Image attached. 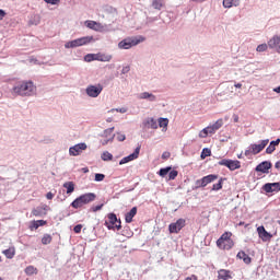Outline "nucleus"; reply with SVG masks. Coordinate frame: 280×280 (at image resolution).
<instances>
[{
	"label": "nucleus",
	"instance_id": "f257e3e1",
	"mask_svg": "<svg viewBox=\"0 0 280 280\" xmlns=\"http://www.w3.org/2000/svg\"><path fill=\"white\" fill-rule=\"evenodd\" d=\"M11 92L13 95H20L21 97H32V95H36V85L32 81H20Z\"/></svg>",
	"mask_w": 280,
	"mask_h": 280
},
{
	"label": "nucleus",
	"instance_id": "f03ea898",
	"mask_svg": "<svg viewBox=\"0 0 280 280\" xmlns=\"http://www.w3.org/2000/svg\"><path fill=\"white\" fill-rule=\"evenodd\" d=\"M232 237V232H224L217 241L218 248H220V250H231V248L235 246V242Z\"/></svg>",
	"mask_w": 280,
	"mask_h": 280
},
{
	"label": "nucleus",
	"instance_id": "7ed1b4c3",
	"mask_svg": "<svg viewBox=\"0 0 280 280\" xmlns=\"http://www.w3.org/2000/svg\"><path fill=\"white\" fill-rule=\"evenodd\" d=\"M96 198H97V195H95V192H88V194L81 195L80 197H78L75 200L71 202V207L73 209H82L84 205H89L93 202Z\"/></svg>",
	"mask_w": 280,
	"mask_h": 280
},
{
	"label": "nucleus",
	"instance_id": "20e7f679",
	"mask_svg": "<svg viewBox=\"0 0 280 280\" xmlns=\"http://www.w3.org/2000/svg\"><path fill=\"white\" fill-rule=\"evenodd\" d=\"M143 40H145V38L142 36L127 37L118 43V48L119 49H131V47H137V45H139V43H143Z\"/></svg>",
	"mask_w": 280,
	"mask_h": 280
},
{
	"label": "nucleus",
	"instance_id": "39448f33",
	"mask_svg": "<svg viewBox=\"0 0 280 280\" xmlns=\"http://www.w3.org/2000/svg\"><path fill=\"white\" fill-rule=\"evenodd\" d=\"M92 40H93V36L80 37L66 43L65 47L66 49H73L75 47H82L83 45H89V43H92Z\"/></svg>",
	"mask_w": 280,
	"mask_h": 280
},
{
	"label": "nucleus",
	"instance_id": "423d86ee",
	"mask_svg": "<svg viewBox=\"0 0 280 280\" xmlns=\"http://www.w3.org/2000/svg\"><path fill=\"white\" fill-rule=\"evenodd\" d=\"M268 143H270L269 139L261 140L259 144H250L249 149L245 151V156H250V154H259V152L264 151Z\"/></svg>",
	"mask_w": 280,
	"mask_h": 280
},
{
	"label": "nucleus",
	"instance_id": "0eeeda50",
	"mask_svg": "<svg viewBox=\"0 0 280 280\" xmlns=\"http://www.w3.org/2000/svg\"><path fill=\"white\" fill-rule=\"evenodd\" d=\"M219 165H222L223 167H229L231 172H235V170H240V167H242V162H240L238 160L223 159L219 161Z\"/></svg>",
	"mask_w": 280,
	"mask_h": 280
},
{
	"label": "nucleus",
	"instance_id": "6e6552de",
	"mask_svg": "<svg viewBox=\"0 0 280 280\" xmlns=\"http://www.w3.org/2000/svg\"><path fill=\"white\" fill-rule=\"evenodd\" d=\"M187 221L185 219H178L175 223L168 225L170 233H180L185 229Z\"/></svg>",
	"mask_w": 280,
	"mask_h": 280
},
{
	"label": "nucleus",
	"instance_id": "1a4fd4ad",
	"mask_svg": "<svg viewBox=\"0 0 280 280\" xmlns=\"http://www.w3.org/2000/svg\"><path fill=\"white\" fill-rule=\"evenodd\" d=\"M85 91L89 97H98L102 91H104V86H102V84L89 85Z\"/></svg>",
	"mask_w": 280,
	"mask_h": 280
},
{
	"label": "nucleus",
	"instance_id": "9d476101",
	"mask_svg": "<svg viewBox=\"0 0 280 280\" xmlns=\"http://www.w3.org/2000/svg\"><path fill=\"white\" fill-rule=\"evenodd\" d=\"M86 148H88L86 143H84V142L78 143L73 147H70L69 154H70V156H80V154L82 152H84V150H86Z\"/></svg>",
	"mask_w": 280,
	"mask_h": 280
},
{
	"label": "nucleus",
	"instance_id": "9b49d317",
	"mask_svg": "<svg viewBox=\"0 0 280 280\" xmlns=\"http://www.w3.org/2000/svg\"><path fill=\"white\" fill-rule=\"evenodd\" d=\"M140 152H141V145L137 147L133 153L129 154L128 156L122 158L119 161V165H126V163H130V161H136V159H139Z\"/></svg>",
	"mask_w": 280,
	"mask_h": 280
},
{
	"label": "nucleus",
	"instance_id": "f8f14e48",
	"mask_svg": "<svg viewBox=\"0 0 280 280\" xmlns=\"http://www.w3.org/2000/svg\"><path fill=\"white\" fill-rule=\"evenodd\" d=\"M268 47H269V49H273L276 54H280V36L273 35L268 40Z\"/></svg>",
	"mask_w": 280,
	"mask_h": 280
},
{
	"label": "nucleus",
	"instance_id": "ddd939ff",
	"mask_svg": "<svg viewBox=\"0 0 280 280\" xmlns=\"http://www.w3.org/2000/svg\"><path fill=\"white\" fill-rule=\"evenodd\" d=\"M257 233L258 237H260L262 242H270V240H272V234L266 231V228H264V225L257 228Z\"/></svg>",
	"mask_w": 280,
	"mask_h": 280
},
{
	"label": "nucleus",
	"instance_id": "4468645a",
	"mask_svg": "<svg viewBox=\"0 0 280 280\" xmlns=\"http://www.w3.org/2000/svg\"><path fill=\"white\" fill-rule=\"evenodd\" d=\"M266 194H272L275 191H280V183H267L262 186Z\"/></svg>",
	"mask_w": 280,
	"mask_h": 280
},
{
	"label": "nucleus",
	"instance_id": "2eb2a0df",
	"mask_svg": "<svg viewBox=\"0 0 280 280\" xmlns=\"http://www.w3.org/2000/svg\"><path fill=\"white\" fill-rule=\"evenodd\" d=\"M85 26L89 27V30H94V32H104V25L95 21H85Z\"/></svg>",
	"mask_w": 280,
	"mask_h": 280
},
{
	"label": "nucleus",
	"instance_id": "dca6fc26",
	"mask_svg": "<svg viewBox=\"0 0 280 280\" xmlns=\"http://www.w3.org/2000/svg\"><path fill=\"white\" fill-rule=\"evenodd\" d=\"M107 218H108V221L105 222V226H107L109 231H113V229H115V224H117L119 219H117V214L115 213H109Z\"/></svg>",
	"mask_w": 280,
	"mask_h": 280
},
{
	"label": "nucleus",
	"instance_id": "f3484780",
	"mask_svg": "<svg viewBox=\"0 0 280 280\" xmlns=\"http://www.w3.org/2000/svg\"><path fill=\"white\" fill-rule=\"evenodd\" d=\"M272 167V163L265 161L256 166V172H261V174H268L269 170Z\"/></svg>",
	"mask_w": 280,
	"mask_h": 280
},
{
	"label": "nucleus",
	"instance_id": "a211bd4d",
	"mask_svg": "<svg viewBox=\"0 0 280 280\" xmlns=\"http://www.w3.org/2000/svg\"><path fill=\"white\" fill-rule=\"evenodd\" d=\"M237 259H242L244 261V264H250V261H253V259L250 258V256H248V254H246V252L241 250L237 253L236 255Z\"/></svg>",
	"mask_w": 280,
	"mask_h": 280
},
{
	"label": "nucleus",
	"instance_id": "6ab92c4d",
	"mask_svg": "<svg viewBox=\"0 0 280 280\" xmlns=\"http://www.w3.org/2000/svg\"><path fill=\"white\" fill-rule=\"evenodd\" d=\"M2 254L7 257V259H14V255H16V248L14 246L9 247L8 249L2 250Z\"/></svg>",
	"mask_w": 280,
	"mask_h": 280
},
{
	"label": "nucleus",
	"instance_id": "aec40b11",
	"mask_svg": "<svg viewBox=\"0 0 280 280\" xmlns=\"http://www.w3.org/2000/svg\"><path fill=\"white\" fill-rule=\"evenodd\" d=\"M137 215V207H133L129 212L125 214V221L127 224H130L132 222V218Z\"/></svg>",
	"mask_w": 280,
	"mask_h": 280
},
{
	"label": "nucleus",
	"instance_id": "412c9836",
	"mask_svg": "<svg viewBox=\"0 0 280 280\" xmlns=\"http://www.w3.org/2000/svg\"><path fill=\"white\" fill-rule=\"evenodd\" d=\"M201 179L202 185L207 187V185L213 183L214 180H218V175L210 174L208 176L202 177Z\"/></svg>",
	"mask_w": 280,
	"mask_h": 280
},
{
	"label": "nucleus",
	"instance_id": "4be33fe9",
	"mask_svg": "<svg viewBox=\"0 0 280 280\" xmlns=\"http://www.w3.org/2000/svg\"><path fill=\"white\" fill-rule=\"evenodd\" d=\"M95 59L98 60V62H110V60H113V56L106 54H96Z\"/></svg>",
	"mask_w": 280,
	"mask_h": 280
},
{
	"label": "nucleus",
	"instance_id": "5701e85b",
	"mask_svg": "<svg viewBox=\"0 0 280 280\" xmlns=\"http://www.w3.org/2000/svg\"><path fill=\"white\" fill-rule=\"evenodd\" d=\"M218 279L219 280H229V279H231V271L225 270V269L219 270L218 271Z\"/></svg>",
	"mask_w": 280,
	"mask_h": 280
},
{
	"label": "nucleus",
	"instance_id": "b1692460",
	"mask_svg": "<svg viewBox=\"0 0 280 280\" xmlns=\"http://www.w3.org/2000/svg\"><path fill=\"white\" fill-rule=\"evenodd\" d=\"M45 224H47V221L45 220H37V221H33L30 225L31 231H34V229H38L39 226H45Z\"/></svg>",
	"mask_w": 280,
	"mask_h": 280
},
{
	"label": "nucleus",
	"instance_id": "393cba45",
	"mask_svg": "<svg viewBox=\"0 0 280 280\" xmlns=\"http://www.w3.org/2000/svg\"><path fill=\"white\" fill-rule=\"evenodd\" d=\"M237 8L240 5V0H223V8Z\"/></svg>",
	"mask_w": 280,
	"mask_h": 280
},
{
	"label": "nucleus",
	"instance_id": "a878e982",
	"mask_svg": "<svg viewBox=\"0 0 280 280\" xmlns=\"http://www.w3.org/2000/svg\"><path fill=\"white\" fill-rule=\"evenodd\" d=\"M140 100H149L150 102H156V96L154 94H150L149 92H143L140 94Z\"/></svg>",
	"mask_w": 280,
	"mask_h": 280
},
{
	"label": "nucleus",
	"instance_id": "bb28decb",
	"mask_svg": "<svg viewBox=\"0 0 280 280\" xmlns=\"http://www.w3.org/2000/svg\"><path fill=\"white\" fill-rule=\"evenodd\" d=\"M63 187L67 189V194H73L75 191V184H73V182L65 183Z\"/></svg>",
	"mask_w": 280,
	"mask_h": 280
},
{
	"label": "nucleus",
	"instance_id": "cd10ccee",
	"mask_svg": "<svg viewBox=\"0 0 280 280\" xmlns=\"http://www.w3.org/2000/svg\"><path fill=\"white\" fill-rule=\"evenodd\" d=\"M115 130V127L108 128L104 131L105 139H108V141H113L115 139V135H113V131Z\"/></svg>",
	"mask_w": 280,
	"mask_h": 280
},
{
	"label": "nucleus",
	"instance_id": "c85d7f7f",
	"mask_svg": "<svg viewBox=\"0 0 280 280\" xmlns=\"http://www.w3.org/2000/svg\"><path fill=\"white\" fill-rule=\"evenodd\" d=\"M25 275L32 277V275H38V269L34 266H28L24 269Z\"/></svg>",
	"mask_w": 280,
	"mask_h": 280
},
{
	"label": "nucleus",
	"instance_id": "c756f323",
	"mask_svg": "<svg viewBox=\"0 0 280 280\" xmlns=\"http://www.w3.org/2000/svg\"><path fill=\"white\" fill-rule=\"evenodd\" d=\"M32 214L35 215V218H40V215H47V212H44L43 208L37 207L32 210Z\"/></svg>",
	"mask_w": 280,
	"mask_h": 280
},
{
	"label": "nucleus",
	"instance_id": "7c9ffc66",
	"mask_svg": "<svg viewBox=\"0 0 280 280\" xmlns=\"http://www.w3.org/2000/svg\"><path fill=\"white\" fill-rule=\"evenodd\" d=\"M147 125L149 126V128H152V130H156V128H159V122H156L154 118H149L147 120Z\"/></svg>",
	"mask_w": 280,
	"mask_h": 280
},
{
	"label": "nucleus",
	"instance_id": "2f4dec72",
	"mask_svg": "<svg viewBox=\"0 0 280 280\" xmlns=\"http://www.w3.org/2000/svg\"><path fill=\"white\" fill-rule=\"evenodd\" d=\"M168 125H170V119H167V118H160L159 119L160 128H163L164 130H167Z\"/></svg>",
	"mask_w": 280,
	"mask_h": 280
},
{
	"label": "nucleus",
	"instance_id": "473e14b6",
	"mask_svg": "<svg viewBox=\"0 0 280 280\" xmlns=\"http://www.w3.org/2000/svg\"><path fill=\"white\" fill-rule=\"evenodd\" d=\"M51 235L50 234H45L43 237H42V244L44 246H47V244H51Z\"/></svg>",
	"mask_w": 280,
	"mask_h": 280
},
{
	"label": "nucleus",
	"instance_id": "72a5a7b5",
	"mask_svg": "<svg viewBox=\"0 0 280 280\" xmlns=\"http://www.w3.org/2000/svg\"><path fill=\"white\" fill-rule=\"evenodd\" d=\"M152 8H154V10H161L163 8V1L162 0H153Z\"/></svg>",
	"mask_w": 280,
	"mask_h": 280
},
{
	"label": "nucleus",
	"instance_id": "f704fd0d",
	"mask_svg": "<svg viewBox=\"0 0 280 280\" xmlns=\"http://www.w3.org/2000/svg\"><path fill=\"white\" fill-rule=\"evenodd\" d=\"M101 159H102V161H113V155L110 154V152L105 151L101 155Z\"/></svg>",
	"mask_w": 280,
	"mask_h": 280
},
{
	"label": "nucleus",
	"instance_id": "c9c22d12",
	"mask_svg": "<svg viewBox=\"0 0 280 280\" xmlns=\"http://www.w3.org/2000/svg\"><path fill=\"white\" fill-rule=\"evenodd\" d=\"M172 171V167H165V168H161L160 171H159V174H160V176H162V177H165V176H167V174H170V172Z\"/></svg>",
	"mask_w": 280,
	"mask_h": 280
},
{
	"label": "nucleus",
	"instance_id": "e433bc0d",
	"mask_svg": "<svg viewBox=\"0 0 280 280\" xmlns=\"http://www.w3.org/2000/svg\"><path fill=\"white\" fill-rule=\"evenodd\" d=\"M268 47H270L268 46V44H260L257 46L256 51L258 52L268 51Z\"/></svg>",
	"mask_w": 280,
	"mask_h": 280
},
{
	"label": "nucleus",
	"instance_id": "4c0bfd02",
	"mask_svg": "<svg viewBox=\"0 0 280 280\" xmlns=\"http://www.w3.org/2000/svg\"><path fill=\"white\" fill-rule=\"evenodd\" d=\"M222 126H224V120L222 118L218 119L214 124L213 127L215 130H220V128H222Z\"/></svg>",
	"mask_w": 280,
	"mask_h": 280
},
{
	"label": "nucleus",
	"instance_id": "58836bf2",
	"mask_svg": "<svg viewBox=\"0 0 280 280\" xmlns=\"http://www.w3.org/2000/svg\"><path fill=\"white\" fill-rule=\"evenodd\" d=\"M222 126H224V120L222 118L218 119L214 124L213 127L215 130H220V128H222Z\"/></svg>",
	"mask_w": 280,
	"mask_h": 280
},
{
	"label": "nucleus",
	"instance_id": "ea45409f",
	"mask_svg": "<svg viewBox=\"0 0 280 280\" xmlns=\"http://www.w3.org/2000/svg\"><path fill=\"white\" fill-rule=\"evenodd\" d=\"M222 183H223V179L221 178V179L219 180V183L213 184V186H212V191H220V189H222Z\"/></svg>",
	"mask_w": 280,
	"mask_h": 280
},
{
	"label": "nucleus",
	"instance_id": "a19ab883",
	"mask_svg": "<svg viewBox=\"0 0 280 280\" xmlns=\"http://www.w3.org/2000/svg\"><path fill=\"white\" fill-rule=\"evenodd\" d=\"M207 137H209V130L206 128H203L200 132H199V138L200 139H207Z\"/></svg>",
	"mask_w": 280,
	"mask_h": 280
},
{
	"label": "nucleus",
	"instance_id": "79ce46f5",
	"mask_svg": "<svg viewBox=\"0 0 280 280\" xmlns=\"http://www.w3.org/2000/svg\"><path fill=\"white\" fill-rule=\"evenodd\" d=\"M104 178H106V175H104V174H102V173H96L94 180H95L96 183H102V180H104Z\"/></svg>",
	"mask_w": 280,
	"mask_h": 280
},
{
	"label": "nucleus",
	"instance_id": "37998d69",
	"mask_svg": "<svg viewBox=\"0 0 280 280\" xmlns=\"http://www.w3.org/2000/svg\"><path fill=\"white\" fill-rule=\"evenodd\" d=\"M103 207H104V203H101L98 206H92L90 211H92V213H97V211H102Z\"/></svg>",
	"mask_w": 280,
	"mask_h": 280
},
{
	"label": "nucleus",
	"instance_id": "c03bdc74",
	"mask_svg": "<svg viewBox=\"0 0 280 280\" xmlns=\"http://www.w3.org/2000/svg\"><path fill=\"white\" fill-rule=\"evenodd\" d=\"M176 176H178V171H175V170L171 171L168 173V180H175Z\"/></svg>",
	"mask_w": 280,
	"mask_h": 280
},
{
	"label": "nucleus",
	"instance_id": "a18cd8bd",
	"mask_svg": "<svg viewBox=\"0 0 280 280\" xmlns=\"http://www.w3.org/2000/svg\"><path fill=\"white\" fill-rule=\"evenodd\" d=\"M97 56V54H90L85 56V61L86 62H93V60H97L95 57Z\"/></svg>",
	"mask_w": 280,
	"mask_h": 280
},
{
	"label": "nucleus",
	"instance_id": "49530a36",
	"mask_svg": "<svg viewBox=\"0 0 280 280\" xmlns=\"http://www.w3.org/2000/svg\"><path fill=\"white\" fill-rule=\"evenodd\" d=\"M277 150V147L275 144H269L266 149V154H272Z\"/></svg>",
	"mask_w": 280,
	"mask_h": 280
},
{
	"label": "nucleus",
	"instance_id": "de8ad7c7",
	"mask_svg": "<svg viewBox=\"0 0 280 280\" xmlns=\"http://www.w3.org/2000/svg\"><path fill=\"white\" fill-rule=\"evenodd\" d=\"M207 156H211V150L203 149L201 152V159H207Z\"/></svg>",
	"mask_w": 280,
	"mask_h": 280
},
{
	"label": "nucleus",
	"instance_id": "09e8293b",
	"mask_svg": "<svg viewBox=\"0 0 280 280\" xmlns=\"http://www.w3.org/2000/svg\"><path fill=\"white\" fill-rule=\"evenodd\" d=\"M208 129L209 135H215L218 131L213 125L206 127Z\"/></svg>",
	"mask_w": 280,
	"mask_h": 280
},
{
	"label": "nucleus",
	"instance_id": "8fccbe9b",
	"mask_svg": "<svg viewBox=\"0 0 280 280\" xmlns=\"http://www.w3.org/2000/svg\"><path fill=\"white\" fill-rule=\"evenodd\" d=\"M116 139L117 141H126V135L118 132Z\"/></svg>",
	"mask_w": 280,
	"mask_h": 280
},
{
	"label": "nucleus",
	"instance_id": "3c124183",
	"mask_svg": "<svg viewBox=\"0 0 280 280\" xmlns=\"http://www.w3.org/2000/svg\"><path fill=\"white\" fill-rule=\"evenodd\" d=\"M45 3H48L50 5H58L60 3V0H44Z\"/></svg>",
	"mask_w": 280,
	"mask_h": 280
},
{
	"label": "nucleus",
	"instance_id": "603ef678",
	"mask_svg": "<svg viewBox=\"0 0 280 280\" xmlns=\"http://www.w3.org/2000/svg\"><path fill=\"white\" fill-rule=\"evenodd\" d=\"M74 233H82V224H78L73 228Z\"/></svg>",
	"mask_w": 280,
	"mask_h": 280
},
{
	"label": "nucleus",
	"instance_id": "864d4df0",
	"mask_svg": "<svg viewBox=\"0 0 280 280\" xmlns=\"http://www.w3.org/2000/svg\"><path fill=\"white\" fill-rule=\"evenodd\" d=\"M114 229H117V231H121V220H118V221L114 224Z\"/></svg>",
	"mask_w": 280,
	"mask_h": 280
},
{
	"label": "nucleus",
	"instance_id": "5fc2aeb1",
	"mask_svg": "<svg viewBox=\"0 0 280 280\" xmlns=\"http://www.w3.org/2000/svg\"><path fill=\"white\" fill-rule=\"evenodd\" d=\"M197 188L205 187V184H202V178L196 180Z\"/></svg>",
	"mask_w": 280,
	"mask_h": 280
},
{
	"label": "nucleus",
	"instance_id": "6e6d98bb",
	"mask_svg": "<svg viewBox=\"0 0 280 280\" xmlns=\"http://www.w3.org/2000/svg\"><path fill=\"white\" fill-rule=\"evenodd\" d=\"M130 72V66L124 67L121 70L122 74L129 73Z\"/></svg>",
	"mask_w": 280,
	"mask_h": 280
},
{
	"label": "nucleus",
	"instance_id": "4d7b16f0",
	"mask_svg": "<svg viewBox=\"0 0 280 280\" xmlns=\"http://www.w3.org/2000/svg\"><path fill=\"white\" fill-rule=\"evenodd\" d=\"M54 196H55V195H54L51 191H49V192L46 194L47 200H54Z\"/></svg>",
	"mask_w": 280,
	"mask_h": 280
},
{
	"label": "nucleus",
	"instance_id": "13d9d810",
	"mask_svg": "<svg viewBox=\"0 0 280 280\" xmlns=\"http://www.w3.org/2000/svg\"><path fill=\"white\" fill-rule=\"evenodd\" d=\"M39 209H42V211H43L44 213H47V211L49 210V206L44 205V206L39 207Z\"/></svg>",
	"mask_w": 280,
	"mask_h": 280
},
{
	"label": "nucleus",
	"instance_id": "bf43d9fd",
	"mask_svg": "<svg viewBox=\"0 0 280 280\" xmlns=\"http://www.w3.org/2000/svg\"><path fill=\"white\" fill-rule=\"evenodd\" d=\"M5 12L3 11V9H0V21H3V19H5Z\"/></svg>",
	"mask_w": 280,
	"mask_h": 280
},
{
	"label": "nucleus",
	"instance_id": "052dcab7",
	"mask_svg": "<svg viewBox=\"0 0 280 280\" xmlns=\"http://www.w3.org/2000/svg\"><path fill=\"white\" fill-rule=\"evenodd\" d=\"M280 139L278 138L276 141H271L270 144L273 145V148H277L279 145Z\"/></svg>",
	"mask_w": 280,
	"mask_h": 280
},
{
	"label": "nucleus",
	"instance_id": "680f3d73",
	"mask_svg": "<svg viewBox=\"0 0 280 280\" xmlns=\"http://www.w3.org/2000/svg\"><path fill=\"white\" fill-rule=\"evenodd\" d=\"M170 156H171L170 152H164V153L162 154V159H164V160L170 159Z\"/></svg>",
	"mask_w": 280,
	"mask_h": 280
},
{
	"label": "nucleus",
	"instance_id": "e2e57ef3",
	"mask_svg": "<svg viewBox=\"0 0 280 280\" xmlns=\"http://www.w3.org/2000/svg\"><path fill=\"white\" fill-rule=\"evenodd\" d=\"M113 140H108V138L101 140L102 145H108V142Z\"/></svg>",
	"mask_w": 280,
	"mask_h": 280
},
{
	"label": "nucleus",
	"instance_id": "0e129e2a",
	"mask_svg": "<svg viewBox=\"0 0 280 280\" xmlns=\"http://www.w3.org/2000/svg\"><path fill=\"white\" fill-rule=\"evenodd\" d=\"M128 109H126L125 107L120 108V109H116L117 113H127Z\"/></svg>",
	"mask_w": 280,
	"mask_h": 280
},
{
	"label": "nucleus",
	"instance_id": "69168bd1",
	"mask_svg": "<svg viewBox=\"0 0 280 280\" xmlns=\"http://www.w3.org/2000/svg\"><path fill=\"white\" fill-rule=\"evenodd\" d=\"M275 167L276 170H280V161L276 162Z\"/></svg>",
	"mask_w": 280,
	"mask_h": 280
},
{
	"label": "nucleus",
	"instance_id": "338daca9",
	"mask_svg": "<svg viewBox=\"0 0 280 280\" xmlns=\"http://www.w3.org/2000/svg\"><path fill=\"white\" fill-rule=\"evenodd\" d=\"M234 86L235 89H242V83H236Z\"/></svg>",
	"mask_w": 280,
	"mask_h": 280
},
{
	"label": "nucleus",
	"instance_id": "774afa93",
	"mask_svg": "<svg viewBox=\"0 0 280 280\" xmlns=\"http://www.w3.org/2000/svg\"><path fill=\"white\" fill-rule=\"evenodd\" d=\"M275 93H280V85L276 89H273Z\"/></svg>",
	"mask_w": 280,
	"mask_h": 280
}]
</instances>
